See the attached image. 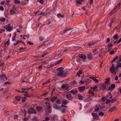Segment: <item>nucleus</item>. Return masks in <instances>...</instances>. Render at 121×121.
<instances>
[{
  "label": "nucleus",
  "instance_id": "obj_2",
  "mask_svg": "<svg viewBox=\"0 0 121 121\" xmlns=\"http://www.w3.org/2000/svg\"><path fill=\"white\" fill-rule=\"evenodd\" d=\"M10 2L9 1L3 0L1 1L0 4L4 7L8 6L9 5Z\"/></svg>",
  "mask_w": 121,
  "mask_h": 121
},
{
  "label": "nucleus",
  "instance_id": "obj_35",
  "mask_svg": "<svg viewBox=\"0 0 121 121\" xmlns=\"http://www.w3.org/2000/svg\"><path fill=\"white\" fill-rule=\"evenodd\" d=\"M26 98L25 97H22V102H24L26 100Z\"/></svg>",
  "mask_w": 121,
  "mask_h": 121
},
{
  "label": "nucleus",
  "instance_id": "obj_10",
  "mask_svg": "<svg viewBox=\"0 0 121 121\" xmlns=\"http://www.w3.org/2000/svg\"><path fill=\"white\" fill-rule=\"evenodd\" d=\"M68 86V85L67 84H64L62 86L61 88L67 90L69 88Z\"/></svg>",
  "mask_w": 121,
  "mask_h": 121
},
{
  "label": "nucleus",
  "instance_id": "obj_63",
  "mask_svg": "<svg viewBox=\"0 0 121 121\" xmlns=\"http://www.w3.org/2000/svg\"><path fill=\"white\" fill-rule=\"evenodd\" d=\"M5 20V19L4 18H1L0 19V20L1 22H4Z\"/></svg>",
  "mask_w": 121,
  "mask_h": 121
},
{
  "label": "nucleus",
  "instance_id": "obj_8",
  "mask_svg": "<svg viewBox=\"0 0 121 121\" xmlns=\"http://www.w3.org/2000/svg\"><path fill=\"white\" fill-rule=\"evenodd\" d=\"M78 90L76 88L70 91L69 92L72 94L73 95H75L78 93Z\"/></svg>",
  "mask_w": 121,
  "mask_h": 121
},
{
  "label": "nucleus",
  "instance_id": "obj_55",
  "mask_svg": "<svg viewBox=\"0 0 121 121\" xmlns=\"http://www.w3.org/2000/svg\"><path fill=\"white\" fill-rule=\"evenodd\" d=\"M10 43L9 41H7L5 44V45L6 46H8L9 44Z\"/></svg>",
  "mask_w": 121,
  "mask_h": 121
},
{
  "label": "nucleus",
  "instance_id": "obj_29",
  "mask_svg": "<svg viewBox=\"0 0 121 121\" xmlns=\"http://www.w3.org/2000/svg\"><path fill=\"white\" fill-rule=\"evenodd\" d=\"M113 38L114 39H117L119 38V37L118 35L117 34L114 35L113 37Z\"/></svg>",
  "mask_w": 121,
  "mask_h": 121
},
{
  "label": "nucleus",
  "instance_id": "obj_64",
  "mask_svg": "<svg viewBox=\"0 0 121 121\" xmlns=\"http://www.w3.org/2000/svg\"><path fill=\"white\" fill-rule=\"evenodd\" d=\"M39 40L41 41H42L44 40V39L43 37H40L39 38Z\"/></svg>",
  "mask_w": 121,
  "mask_h": 121
},
{
  "label": "nucleus",
  "instance_id": "obj_5",
  "mask_svg": "<svg viewBox=\"0 0 121 121\" xmlns=\"http://www.w3.org/2000/svg\"><path fill=\"white\" fill-rule=\"evenodd\" d=\"M9 24H8L6 25V26H4V27L6 29L7 31H10L12 29V27L11 26H10Z\"/></svg>",
  "mask_w": 121,
  "mask_h": 121
},
{
  "label": "nucleus",
  "instance_id": "obj_18",
  "mask_svg": "<svg viewBox=\"0 0 121 121\" xmlns=\"http://www.w3.org/2000/svg\"><path fill=\"white\" fill-rule=\"evenodd\" d=\"M119 67L121 68V63L119 62L117 65L116 67V69H117Z\"/></svg>",
  "mask_w": 121,
  "mask_h": 121
},
{
  "label": "nucleus",
  "instance_id": "obj_24",
  "mask_svg": "<svg viewBox=\"0 0 121 121\" xmlns=\"http://www.w3.org/2000/svg\"><path fill=\"white\" fill-rule=\"evenodd\" d=\"M0 78L1 80H5L7 79V78L6 77V76H0Z\"/></svg>",
  "mask_w": 121,
  "mask_h": 121
},
{
  "label": "nucleus",
  "instance_id": "obj_59",
  "mask_svg": "<svg viewBox=\"0 0 121 121\" xmlns=\"http://www.w3.org/2000/svg\"><path fill=\"white\" fill-rule=\"evenodd\" d=\"M27 43L28 44H29L30 45H32L33 44V43H32L31 42H30V41H28Z\"/></svg>",
  "mask_w": 121,
  "mask_h": 121
},
{
  "label": "nucleus",
  "instance_id": "obj_46",
  "mask_svg": "<svg viewBox=\"0 0 121 121\" xmlns=\"http://www.w3.org/2000/svg\"><path fill=\"white\" fill-rule=\"evenodd\" d=\"M83 1V0H78L77 2H77L79 4H81L82 2Z\"/></svg>",
  "mask_w": 121,
  "mask_h": 121
},
{
  "label": "nucleus",
  "instance_id": "obj_41",
  "mask_svg": "<svg viewBox=\"0 0 121 121\" xmlns=\"http://www.w3.org/2000/svg\"><path fill=\"white\" fill-rule=\"evenodd\" d=\"M56 103L57 104H59L61 103V102L60 100L58 99L56 100Z\"/></svg>",
  "mask_w": 121,
  "mask_h": 121
},
{
  "label": "nucleus",
  "instance_id": "obj_48",
  "mask_svg": "<svg viewBox=\"0 0 121 121\" xmlns=\"http://www.w3.org/2000/svg\"><path fill=\"white\" fill-rule=\"evenodd\" d=\"M28 94L27 92L25 91V93L24 94V96L27 97L28 96Z\"/></svg>",
  "mask_w": 121,
  "mask_h": 121
},
{
  "label": "nucleus",
  "instance_id": "obj_38",
  "mask_svg": "<svg viewBox=\"0 0 121 121\" xmlns=\"http://www.w3.org/2000/svg\"><path fill=\"white\" fill-rule=\"evenodd\" d=\"M71 30V29L70 28V29L67 28V29H65V30L64 31V33H66L67 32V31H68L69 30Z\"/></svg>",
  "mask_w": 121,
  "mask_h": 121
},
{
  "label": "nucleus",
  "instance_id": "obj_19",
  "mask_svg": "<svg viewBox=\"0 0 121 121\" xmlns=\"http://www.w3.org/2000/svg\"><path fill=\"white\" fill-rule=\"evenodd\" d=\"M15 98L17 101H19L21 100V98L19 96H17L15 97Z\"/></svg>",
  "mask_w": 121,
  "mask_h": 121
},
{
  "label": "nucleus",
  "instance_id": "obj_54",
  "mask_svg": "<svg viewBox=\"0 0 121 121\" xmlns=\"http://www.w3.org/2000/svg\"><path fill=\"white\" fill-rule=\"evenodd\" d=\"M66 109H62L61 111L62 113H66V112L65 111V110Z\"/></svg>",
  "mask_w": 121,
  "mask_h": 121
},
{
  "label": "nucleus",
  "instance_id": "obj_36",
  "mask_svg": "<svg viewBox=\"0 0 121 121\" xmlns=\"http://www.w3.org/2000/svg\"><path fill=\"white\" fill-rule=\"evenodd\" d=\"M55 65V64H54L53 63L49 65V67H48L47 68H49L50 67H52L54 66Z\"/></svg>",
  "mask_w": 121,
  "mask_h": 121
},
{
  "label": "nucleus",
  "instance_id": "obj_43",
  "mask_svg": "<svg viewBox=\"0 0 121 121\" xmlns=\"http://www.w3.org/2000/svg\"><path fill=\"white\" fill-rule=\"evenodd\" d=\"M62 59H60L58 61H57L56 63H55V65H56L57 64H59L61 62V61H62Z\"/></svg>",
  "mask_w": 121,
  "mask_h": 121
},
{
  "label": "nucleus",
  "instance_id": "obj_4",
  "mask_svg": "<svg viewBox=\"0 0 121 121\" xmlns=\"http://www.w3.org/2000/svg\"><path fill=\"white\" fill-rule=\"evenodd\" d=\"M28 113L29 114H32L34 113L35 114H36L37 113L36 111L34 109L31 107L30 109L28 110Z\"/></svg>",
  "mask_w": 121,
  "mask_h": 121
},
{
  "label": "nucleus",
  "instance_id": "obj_49",
  "mask_svg": "<svg viewBox=\"0 0 121 121\" xmlns=\"http://www.w3.org/2000/svg\"><path fill=\"white\" fill-rule=\"evenodd\" d=\"M21 89L22 91H21V93H22L24 92V91L26 90V89L25 88H22Z\"/></svg>",
  "mask_w": 121,
  "mask_h": 121
},
{
  "label": "nucleus",
  "instance_id": "obj_61",
  "mask_svg": "<svg viewBox=\"0 0 121 121\" xmlns=\"http://www.w3.org/2000/svg\"><path fill=\"white\" fill-rule=\"evenodd\" d=\"M45 121H47L49 120L50 119L48 117H47L45 118Z\"/></svg>",
  "mask_w": 121,
  "mask_h": 121
},
{
  "label": "nucleus",
  "instance_id": "obj_58",
  "mask_svg": "<svg viewBox=\"0 0 121 121\" xmlns=\"http://www.w3.org/2000/svg\"><path fill=\"white\" fill-rule=\"evenodd\" d=\"M21 111L23 112L24 113V114H26V111L25 110H24V111H23V110L22 109H21Z\"/></svg>",
  "mask_w": 121,
  "mask_h": 121
},
{
  "label": "nucleus",
  "instance_id": "obj_20",
  "mask_svg": "<svg viewBox=\"0 0 121 121\" xmlns=\"http://www.w3.org/2000/svg\"><path fill=\"white\" fill-rule=\"evenodd\" d=\"M95 43L92 41L89 42L88 43V44L89 46H91L93 45Z\"/></svg>",
  "mask_w": 121,
  "mask_h": 121
},
{
  "label": "nucleus",
  "instance_id": "obj_9",
  "mask_svg": "<svg viewBox=\"0 0 121 121\" xmlns=\"http://www.w3.org/2000/svg\"><path fill=\"white\" fill-rule=\"evenodd\" d=\"M66 97L69 100H72L73 97L71 94H68L66 95Z\"/></svg>",
  "mask_w": 121,
  "mask_h": 121
},
{
  "label": "nucleus",
  "instance_id": "obj_13",
  "mask_svg": "<svg viewBox=\"0 0 121 121\" xmlns=\"http://www.w3.org/2000/svg\"><path fill=\"white\" fill-rule=\"evenodd\" d=\"M9 13L10 15H13L16 13L15 11L12 9L9 10Z\"/></svg>",
  "mask_w": 121,
  "mask_h": 121
},
{
  "label": "nucleus",
  "instance_id": "obj_34",
  "mask_svg": "<svg viewBox=\"0 0 121 121\" xmlns=\"http://www.w3.org/2000/svg\"><path fill=\"white\" fill-rule=\"evenodd\" d=\"M82 72L81 70H79L78 73H77L76 76H80L82 73Z\"/></svg>",
  "mask_w": 121,
  "mask_h": 121
},
{
  "label": "nucleus",
  "instance_id": "obj_3",
  "mask_svg": "<svg viewBox=\"0 0 121 121\" xmlns=\"http://www.w3.org/2000/svg\"><path fill=\"white\" fill-rule=\"evenodd\" d=\"M64 68L63 67L58 68L56 69V70L59 72L57 74V76H62Z\"/></svg>",
  "mask_w": 121,
  "mask_h": 121
},
{
  "label": "nucleus",
  "instance_id": "obj_50",
  "mask_svg": "<svg viewBox=\"0 0 121 121\" xmlns=\"http://www.w3.org/2000/svg\"><path fill=\"white\" fill-rule=\"evenodd\" d=\"M0 10L1 11H3L4 10V8L2 6H0Z\"/></svg>",
  "mask_w": 121,
  "mask_h": 121
},
{
  "label": "nucleus",
  "instance_id": "obj_51",
  "mask_svg": "<svg viewBox=\"0 0 121 121\" xmlns=\"http://www.w3.org/2000/svg\"><path fill=\"white\" fill-rule=\"evenodd\" d=\"M32 120L33 121H37L38 120V118L37 117H35L33 119H32Z\"/></svg>",
  "mask_w": 121,
  "mask_h": 121
},
{
  "label": "nucleus",
  "instance_id": "obj_42",
  "mask_svg": "<svg viewBox=\"0 0 121 121\" xmlns=\"http://www.w3.org/2000/svg\"><path fill=\"white\" fill-rule=\"evenodd\" d=\"M37 2L40 3L41 4H42L43 3V0H38Z\"/></svg>",
  "mask_w": 121,
  "mask_h": 121
},
{
  "label": "nucleus",
  "instance_id": "obj_7",
  "mask_svg": "<svg viewBox=\"0 0 121 121\" xmlns=\"http://www.w3.org/2000/svg\"><path fill=\"white\" fill-rule=\"evenodd\" d=\"M115 88V85L113 83L112 84L111 86L109 87L108 88L109 91H112Z\"/></svg>",
  "mask_w": 121,
  "mask_h": 121
},
{
  "label": "nucleus",
  "instance_id": "obj_33",
  "mask_svg": "<svg viewBox=\"0 0 121 121\" xmlns=\"http://www.w3.org/2000/svg\"><path fill=\"white\" fill-rule=\"evenodd\" d=\"M115 98L116 97H115L114 99H112L111 100V102L112 103H113L117 101V99H115Z\"/></svg>",
  "mask_w": 121,
  "mask_h": 121
},
{
  "label": "nucleus",
  "instance_id": "obj_39",
  "mask_svg": "<svg viewBox=\"0 0 121 121\" xmlns=\"http://www.w3.org/2000/svg\"><path fill=\"white\" fill-rule=\"evenodd\" d=\"M88 93L91 94H93L94 92L93 91L91 90H89Z\"/></svg>",
  "mask_w": 121,
  "mask_h": 121
},
{
  "label": "nucleus",
  "instance_id": "obj_31",
  "mask_svg": "<svg viewBox=\"0 0 121 121\" xmlns=\"http://www.w3.org/2000/svg\"><path fill=\"white\" fill-rule=\"evenodd\" d=\"M81 57L83 59H86V56L83 54H82L81 56Z\"/></svg>",
  "mask_w": 121,
  "mask_h": 121
},
{
  "label": "nucleus",
  "instance_id": "obj_6",
  "mask_svg": "<svg viewBox=\"0 0 121 121\" xmlns=\"http://www.w3.org/2000/svg\"><path fill=\"white\" fill-rule=\"evenodd\" d=\"M106 84H103L101 85L99 87V88L101 90L103 91L105 90V91H106Z\"/></svg>",
  "mask_w": 121,
  "mask_h": 121
},
{
  "label": "nucleus",
  "instance_id": "obj_30",
  "mask_svg": "<svg viewBox=\"0 0 121 121\" xmlns=\"http://www.w3.org/2000/svg\"><path fill=\"white\" fill-rule=\"evenodd\" d=\"M98 117L99 116L98 115L95 114L94 116H93V118L94 119H96L97 118H98Z\"/></svg>",
  "mask_w": 121,
  "mask_h": 121
},
{
  "label": "nucleus",
  "instance_id": "obj_14",
  "mask_svg": "<svg viewBox=\"0 0 121 121\" xmlns=\"http://www.w3.org/2000/svg\"><path fill=\"white\" fill-rule=\"evenodd\" d=\"M43 107L41 106H37L36 108V109L38 112H40L42 109Z\"/></svg>",
  "mask_w": 121,
  "mask_h": 121
},
{
  "label": "nucleus",
  "instance_id": "obj_1",
  "mask_svg": "<svg viewBox=\"0 0 121 121\" xmlns=\"http://www.w3.org/2000/svg\"><path fill=\"white\" fill-rule=\"evenodd\" d=\"M117 70L114 66L113 64H112V66L110 69V72L115 75L116 74V71Z\"/></svg>",
  "mask_w": 121,
  "mask_h": 121
},
{
  "label": "nucleus",
  "instance_id": "obj_44",
  "mask_svg": "<svg viewBox=\"0 0 121 121\" xmlns=\"http://www.w3.org/2000/svg\"><path fill=\"white\" fill-rule=\"evenodd\" d=\"M18 115H17L14 116L13 119H18Z\"/></svg>",
  "mask_w": 121,
  "mask_h": 121
},
{
  "label": "nucleus",
  "instance_id": "obj_57",
  "mask_svg": "<svg viewBox=\"0 0 121 121\" xmlns=\"http://www.w3.org/2000/svg\"><path fill=\"white\" fill-rule=\"evenodd\" d=\"M63 76H64L65 75H68V73L67 72H64V73H63Z\"/></svg>",
  "mask_w": 121,
  "mask_h": 121
},
{
  "label": "nucleus",
  "instance_id": "obj_32",
  "mask_svg": "<svg viewBox=\"0 0 121 121\" xmlns=\"http://www.w3.org/2000/svg\"><path fill=\"white\" fill-rule=\"evenodd\" d=\"M57 17L59 18H60L61 17V18H63L64 17V16H63L61 15V14L60 13H58L57 15Z\"/></svg>",
  "mask_w": 121,
  "mask_h": 121
},
{
  "label": "nucleus",
  "instance_id": "obj_16",
  "mask_svg": "<svg viewBox=\"0 0 121 121\" xmlns=\"http://www.w3.org/2000/svg\"><path fill=\"white\" fill-rule=\"evenodd\" d=\"M116 108V107L115 106L111 108L108 111V112H112Z\"/></svg>",
  "mask_w": 121,
  "mask_h": 121
},
{
  "label": "nucleus",
  "instance_id": "obj_53",
  "mask_svg": "<svg viewBox=\"0 0 121 121\" xmlns=\"http://www.w3.org/2000/svg\"><path fill=\"white\" fill-rule=\"evenodd\" d=\"M76 82H77L74 80H73V81L71 82V83L73 85H74L75 84Z\"/></svg>",
  "mask_w": 121,
  "mask_h": 121
},
{
  "label": "nucleus",
  "instance_id": "obj_27",
  "mask_svg": "<svg viewBox=\"0 0 121 121\" xmlns=\"http://www.w3.org/2000/svg\"><path fill=\"white\" fill-rule=\"evenodd\" d=\"M93 56V55H92L91 53H90L88 55V57L89 59H91L92 58Z\"/></svg>",
  "mask_w": 121,
  "mask_h": 121
},
{
  "label": "nucleus",
  "instance_id": "obj_21",
  "mask_svg": "<svg viewBox=\"0 0 121 121\" xmlns=\"http://www.w3.org/2000/svg\"><path fill=\"white\" fill-rule=\"evenodd\" d=\"M78 96L79 99L80 100H82L83 99V97L80 94H78Z\"/></svg>",
  "mask_w": 121,
  "mask_h": 121
},
{
  "label": "nucleus",
  "instance_id": "obj_22",
  "mask_svg": "<svg viewBox=\"0 0 121 121\" xmlns=\"http://www.w3.org/2000/svg\"><path fill=\"white\" fill-rule=\"evenodd\" d=\"M57 98L56 96H54L52 97L51 98V100L52 102H53Z\"/></svg>",
  "mask_w": 121,
  "mask_h": 121
},
{
  "label": "nucleus",
  "instance_id": "obj_45",
  "mask_svg": "<svg viewBox=\"0 0 121 121\" xmlns=\"http://www.w3.org/2000/svg\"><path fill=\"white\" fill-rule=\"evenodd\" d=\"M99 115V116H103L104 115V114L102 112H99V111L98 112Z\"/></svg>",
  "mask_w": 121,
  "mask_h": 121
},
{
  "label": "nucleus",
  "instance_id": "obj_23",
  "mask_svg": "<svg viewBox=\"0 0 121 121\" xmlns=\"http://www.w3.org/2000/svg\"><path fill=\"white\" fill-rule=\"evenodd\" d=\"M118 58V56H115V57L114 58L112 59V60H111V62H112L116 61V60Z\"/></svg>",
  "mask_w": 121,
  "mask_h": 121
},
{
  "label": "nucleus",
  "instance_id": "obj_56",
  "mask_svg": "<svg viewBox=\"0 0 121 121\" xmlns=\"http://www.w3.org/2000/svg\"><path fill=\"white\" fill-rule=\"evenodd\" d=\"M118 61L119 62L121 61V55L119 56L118 58Z\"/></svg>",
  "mask_w": 121,
  "mask_h": 121
},
{
  "label": "nucleus",
  "instance_id": "obj_25",
  "mask_svg": "<svg viewBox=\"0 0 121 121\" xmlns=\"http://www.w3.org/2000/svg\"><path fill=\"white\" fill-rule=\"evenodd\" d=\"M68 100H65L63 101L62 103L64 104H66L68 103Z\"/></svg>",
  "mask_w": 121,
  "mask_h": 121
},
{
  "label": "nucleus",
  "instance_id": "obj_62",
  "mask_svg": "<svg viewBox=\"0 0 121 121\" xmlns=\"http://www.w3.org/2000/svg\"><path fill=\"white\" fill-rule=\"evenodd\" d=\"M120 5V3H119L114 8V9H115L116 8L119 7Z\"/></svg>",
  "mask_w": 121,
  "mask_h": 121
},
{
  "label": "nucleus",
  "instance_id": "obj_12",
  "mask_svg": "<svg viewBox=\"0 0 121 121\" xmlns=\"http://www.w3.org/2000/svg\"><path fill=\"white\" fill-rule=\"evenodd\" d=\"M89 78L93 79L96 83H98L99 82V80L96 79L95 77H90Z\"/></svg>",
  "mask_w": 121,
  "mask_h": 121
},
{
  "label": "nucleus",
  "instance_id": "obj_60",
  "mask_svg": "<svg viewBox=\"0 0 121 121\" xmlns=\"http://www.w3.org/2000/svg\"><path fill=\"white\" fill-rule=\"evenodd\" d=\"M113 22V21H112L110 22V23L108 25V26L110 27H111V26Z\"/></svg>",
  "mask_w": 121,
  "mask_h": 121
},
{
  "label": "nucleus",
  "instance_id": "obj_11",
  "mask_svg": "<svg viewBox=\"0 0 121 121\" xmlns=\"http://www.w3.org/2000/svg\"><path fill=\"white\" fill-rule=\"evenodd\" d=\"M85 88L84 86L80 87L78 88V89L80 91H82L85 90Z\"/></svg>",
  "mask_w": 121,
  "mask_h": 121
},
{
  "label": "nucleus",
  "instance_id": "obj_40",
  "mask_svg": "<svg viewBox=\"0 0 121 121\" xmlns=\"http://www.w3.org/2000/svg\"><path fill=\"white\" fill-rule=\"evenodd\" d=\"M15 3L16 4H17L20 3V2L19 0H15Z\"/></svg>",
  "mask_w": 121,
  "mask_h": 121
},
{
  "label": "nucleus",
  "instance_id": "obj_26",
  "mask_svg": "<svg viewBox=\"0 0 121 121\" xmlns=\"http://www.w3.org/2000/svg\"><path fill=\"white\" fill-rule=\"evenodd\" d=\"M46 105L47 106L48 108L49 109H50L51 108V107L50 106V103L46 102Z\"/></svg>",
  "mask_w": 121,
  "mask_h": 121
},
{
  "label": "nucleus",
  "instance_id": "obj_37",
  "mask_svg": "<svg viewBox=\"0 0 121 121\" xmlns=\"http://www.w3.org/2000/svg\"><path fill=\"white\" fill-rule=\"evenodd\" d=\"M111 102V100H110L108 99H107L106 102V104H107L109 103L110 102Z\"/></svg>",
  "mask_w": 121,
  "mask_h": 121
},
{
  "label": "nucleus",
  "instance_id": "obj_17",
  "mask_svg": "<svg viewBox=\"0 0 121 121\" xmlns=\"http://www.w3.org/2000/svg\"><path fill=\"white\" fill-rule=\"evenodd\" d=\"M110 78H106V81L104 82L105 83V84H108L110 81Z\"/></svg>",
  "mask_w": 121,
  "mask_h": 121
},
{
  "label": "nucleus",
  "instance_id": "obj_52",
  "mask_svg": "<svg viewBox=\"0 0 121 121\" xmlns=\"http://www.w3.org/2000/svg\"><path fill=\"white\" fill-rule=\"evenodd\" d=\"M53 108L55 109H60L59 107L56 105L55 106L53 107Z\"/></svg>",
  "mask_w": 121,
  "mask_h": 121
},
{
  "label": "nucleus",
  "instance_id": "obj_28",
  "mask_svg": "<svg viewBox=\"0 0 121 121\" xmlns=\"http://www.w3.org/2000/svg\"><path fill=\"white\" fill-rule=\"evenodd\" d=\"M99 108L98 106L97 105H96L95 107V112H97L99 110Z\"/></svg>",
  "mask_w": 121,
  "mask_h": 121
},
{
  "label": "nucleus",
  "instance_id": "obj_47",
  "mask_svg": "<svg viewBox=\"0 0 121 121\" xmlns=\"http://www.w3.org/2000/svg\"><path fill=\"white\" fill-rule=\"evenodd\" d=\"M28 118L25 117L23 118V120L24 121H28Z\"/></svg>",
  "mask_w": 121,
  "mask_h": 121
},
{
  "label": "nucleus",
  "instance_id": "obj_15",
  "mask_svg": "<svg viewBox=\"0 0 121 121\" xmlns=\"http://www.w3.org/2000/svg\"><path fill=\"white\" fill-rule=\"evenodd\" d=\"M97 85H95L94 86H93L91 87V89H92L94 91H98V90L97 89Z\"/></svg>",
  "mask_w": 121,
  "mask_h": 121
}]
</instances>
